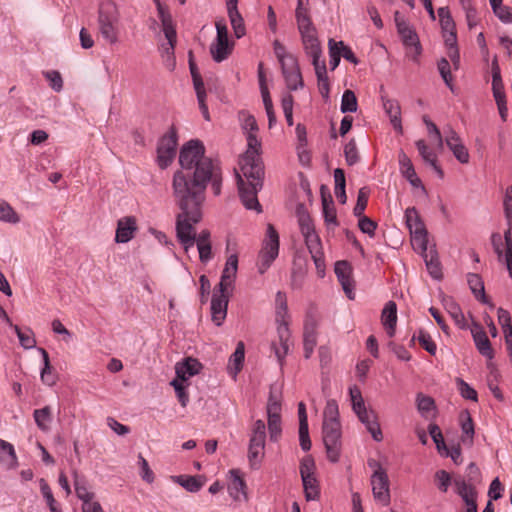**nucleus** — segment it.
<instances>
[{
	"label": "nucleus",
	"instance_id": "412c9836",
	"mask_svg": "<svg viewBox=\"0 0 512 512\" xmlns=\"http://www.w3.org/2000/svg\"><path fill=\"white\" fill-rule=\"evenodd\" d=\"M137 230L136 219L132 216L123 217L117 222L115 241L117 243H127L134 237Z\"/></svg>",
	"mask_w": 512,
	"mask_h": 512
},
{
	"label": "nucleus",
	"instance_id": "b1692460",
	"mask_svg": "<svg viewBox=\"0 0 512 512\" xmlns=\"http://www.w3.org/2000/svg\"><path fill=\"white\" fill-rule=\"evenodd\" d=\"M381 321L387 335L393 337L397 323V306L395 302L389 301L385 304L381 314Z\"/></svg>",
	"mask_w": 512,
	"mask_h": 512
},
{
	"label": "nucleus",
	"instance_id": "603ef678",
	"mask_svg": "<svg viewBox=\"0 0 512 512\" xmlns=\"http://www.w3.org/2000/svg\"><path fill=\"white\" fill-rule=\"evenodd\" d=\"M457 382V387H458V390H459V393L461 394V396L465 399H468V400H472V401H477L478 397H477V392L474 388H472L468 383H466L464 380L458 378L456 380Z\"/></svg>",
	"mask_w": 512,
	"mask_h": 512
},
{
	"label": "nucleus",
	"instance_id": "5fc2aeb1",
	"mask_svg": "<svg viewBox=\"0 0 512 512\" xmlns=\"http://www.w3.org/2000/svg\"><path fill=\"white\" fill-rule=\"evenodd\" d=\"M417 339L421 347L425 349L428 353H430L431 355H434L436 353V344L428 333H426L423 330H420Z\"/></svg>",
	"mask_w": 512,
	"mask_h": 512
},
{
	"label": "nucleus",
	"instance_id": "bf43d9fd",
	"mask_svg": "<svg viewBox=\"0 0 512 512\" xmlns=\"http://www.w3.org/2000/svg\"><path fill=\"white\" fill-rule=\"evenodd\" d=\"M184 382L185 381H181L177 378L171 382V385L175 389L177 398L183 407H185L189 401V396L185 391L186 386L184 385Z\"/></svg>",
	"mask_w": 512,
	"mask_h": 512
},
{
	"label": "nucleus",
	"instance_id": "0e129e2a",
	"mask_svg": "<svg viewBox=\"0 0 512 512\" xmlns=\"http://www.w3.org/2000/svg\"><path fill=\"white\" fill-rule=\"evenodd\" d=\"M282 74L284 77L300 71L298 61L296 57H288L286 60L280 63Z\"/></svg>",
	"mask_w": 512,
	"mask_h": 512
},
{
	"label": "nucleus",
	"instance_id": "6e6552de",
	"mask_svg": "<svg viewBox=\"0 0 512 512\" xmlns=\"http://www.w3.org/2000/svg\"><path fill=\"white\" fill-rule=\"evenodd\" d=\"M266 426L264 421L257 420L253 424L249 441L248 459L253 469H258L264 457Z\"/></svg>",
	"mask_w": 512,
	"mask_h": 512
},
{
	"label": "nucleus",
	"instance_id": "bb28decb",
	"mask_svg": "<svg viewBox=\"0 0 512 512\" xmlns=\"http://www.w3.org/2000/svg\"><path fill=\"white\" fill-rule=\"evenodd\" d=\"M398 160L402 175L411 183L412 186H420L421 180L417 177L411 159L404 152H400Z\"/></svg>",
	"mask_w": 512,
	"mask_h": 512
},
{
	"label": "nucleus",
	"instance_id": "a19ab883",
	"mask_svg": "<svg viewBox=\"0 0 512 512\" xmlns=\"http://www.w3.org/2000/svg\"><path fill=\"white\" fill-rule=\"evenodd\" d=\"M41 353L43 355L44 367L41 371V380L44 384L52 386L55 384L56 378L55 375L52 374V368L50 366L49 355L46 350L41 349Z\"/></svg>",
	"mask_w": 512,
	"mask_h": 512
},
{
	"label": "nucleus",
	"instance_id": "72a5a7b5",
	"mask_svg": "<svg viewBox=\"0 0 512 512\" xmlns=\"http://www.w3.org/2000/svg\"><path fill=\"white\" fill-rule=\"evenodd\" d=\"M405 221L410 233L426 229L415 207H409L406 209Z\"/></svg>",
	"mask_w": 512,
	"mask_h": 512
},
{
	"label": "nucleus",
	"instance_id": "c9c22d12",
	"mask_svg": "<svg viewBox=\"0 0 512 512\" xmlns=\"http://www.w3.org/2000/svg\"><path fill=\"white\" fill-rule=\"evenodd\" d=\"M231 474L233 478L228 485V492L234 500H240L241 494L245 496V482L236 471L232 470Z\"/></svg>",
	"mask_w": 512,
	"mask_h": 512
},
{
	"label": "nucleus",
	"instance_id": "f704fd0d",
	"mask_svg": "<svg viewBox=\"0 0 512 512\" xmlns=\"http://www.w3.org/2000/svg\"><path fill=\"white\" fill-rule=\"evenodd\" d=\"M454 483L457 493L462 497L466 505H468V503H476V492L472 485L462 479H456Z\"/></svg>",
	"mask_w": 512,
	"mask_h": 512
},
{
	"label": "nucleus",
	"instance_id": "f257e3e1",
	"mask_svg": "<svg viewBox=\"0 0 512 512\" xmlns=\"http://www.w3.org/2000/svg\"><path fill=\"white\" fill-rule=\"evenodd\" d=\"M209 181L212 183L214 194L219 195L221 192L222 176L221 169L217 163L204 174L203 182L201 183L203 190L200 195L193 194L195 192L193 189L194 183L187 186L181 173L172 181L173 195L180 209L176 219L177 237L186 252L194 246L192 223H198L201 220V206L205 200V190Z\"/></svg>",
	"mask_w": 512,
	"mask_h": 512
},
{
	"label": "nucleus",
	"instance_id": "680f3d73",
	"mask_svg": "<svg viewBox=\"0 0 512 512\" xmlns=\"http://www.w3.org/2000/svg\"><path fill=\"white\" fill-rule=\"evenodd\" d=\"M344 155L348 165H354L359 161L356 144L353 140L349 141L344 147Z\"/></svg>",
	"mask_w": 512,
	"mask_h": 512
},
{
	"label": "nucleus",
	"instance_id": "4be33fe9",
	"mask_svg": "<svg viewBox=\"0 0 512 512\" xmlns=\"http://www.w3.org/2000/svg\"><path fill=\"white\" fill-rule=\"evenodd\" d=\"M316 326V320L312 316L308 315L304 323L303 333V347L305 358H309L312 355L314 348L317 344Z\"/></svg>",
	"mask_w": 512,
	"mask_h": 512
},
{
	"label": "nucleus",
	"instance_id": "338daca9",
	"mask_svg": "<svg viewBox=\"0 0 512 512\" xmlns=\"http://www.w3.org/2000/svg\"><path fill=\"white\" fill-rule=\"evenodd\" d=\"M437 487L440 491L446 492L451 484V477L445 470L437 471L435 474Z\"/></svg>",
	"mask_w": 512,
	"mask_h": 512
},
{
	"label": "nucleus",
	"instance_id": "c85d7f7f",
	"mask_svg": "<svg viewBox=\"0 0 512 512\" xmlns=\"http://www.w3.org/2000/svg\"><path fill=\"white\" fill-rule=\"evenodd\" d=\"M0 463L6 469H13L17 466V456L12 444L0 439Z\"/></svg>",
	"mask_w": 512,
	"mask_h": 512
},
{
	"label": "nucleus",
	"instance_id": "864d4df0",
	"mask_svg": "<svg viewBox=\"0 0 512 512\" xmlns=\"http://www.w3.org/2000/svg\"><path fill=\"white\" fill-rule=\"evenodd\" d=\"M281 403L280 398L273 391L270 392V396L267 403V415L268 417L280 416Z\"/></svg>",
	"mask_w": 512,
	"mask_h": 512
},
{
	"label": "nucleus",
	"instance_id": "7ed1b4c3",
	"mask_svg": "<svg viewBox=\"0 0 512 512\" xmlns=\"http://www.w3.org/2000/svg\"><path fill=\"white\" fill-rule=\"evenodd\" d=\"M179 163L180 170L174 173L173 181L181 173L187 186L194 183V195H200L203 190L201 183L204 174L211 169L216 162L205 156V147L199 140H190L180 150Z\"/></svg>",
	"mask_w": 512,
	"mask_h": 512
},
{
	"label": "nucleus",
	"instance_id": "0eeeda50",
	"mask_svg": "<svg viewBox=\"0 0 512 512\" xmlns=\"http://www.w3.org/2000/svg\"><path fill=\"white\" fill-rule=\"evenodd\" d=\"M279 235L272 224H268L266 235L258 254L257 267L260 274H264L278 257Z\"/></svg>",
	"mask_w": 512,
	"mask_h": 512
},
{
	"label": "nucleus",
	"instance_id": "473e14b6",
	"mask_svg": "<svg viewBox=\"0 0 512 512\" xmlns=\"http://www.w3.org/2000/svg\"><path fill=\"white\" fill-rule=\"evenodd\" d=\"M33 417L36 425L41 431L46 432L50 429V423L52 422V411L49 406L34 410Z\"/></svg>",
	"mask_w": 512,
	"mask_h": 512
},
{
	"label": "nucleus",
	"instance_id": "f8f14e48",
	"mask_svg": "<svg viewBox=\"0 0 512 512\" xmlns=\"http://www.w3.org/2000/svg\"><path fill=\"white\" fill-rule=\"evenodd\" d=\"M394 20L397 31L408 49L407 55L413 60H416L421 53V47L416 32L409 26L399 11L395 12Z\"/></svg>",
	"mask_w": 512,
	"mask_h": 512
},
{
	"label": "nucleus",
	"instance_id": "49530a36",
	"mask_svg": "<svg viewBox=\"0 0 512 512\" xmlns=\"http://www.w3.org/2000/svg\"><path fill=\"white\" fill-rule=\"evenodd\" d=\"M13 328L18 336L21 346H23L25 349L35 347L36 340L30 330L22 331L17 325L13 326Z\"/></svg>",
	"mask_w": 512,
	"mask_h": 512
},
{
	"label": "nucleus",
	"instance_id": "cd10ccee",
	"mask_svg": "<svg viewBox=\"0 0 512 512\" xmlns=\"http://www.w3.org/2000/svg\"><path fill=\"white\" fill-rule=\"evenodd\" d=\"M227 14L236 38H241L246 33L244 19L238 10V4L228 5Z\"/></svg>",
	"mask_w": 512,
	"mask_h": 512
},
{
	"label": "nucleus",
	"instance_id": "a18cd8bd",
	"mask_svg": "<svg viewBox=\"0 0 512 512\" xmlns=\"http://www.w3.org/2000/svg\"><path fill=\"white\" fill-rule=\"evenodd\" d=\"M368 198L369 190L366 187L361 188L358 192L357 202L353 210L356 217H361L364 215V211L368 204Z\"/></svg>",
	"mask_w": 512,
	"mask_h": 512
},
{
	"label": "nucleus",
	"instance_id": "09e8293b",
	"mask_svg": "<svg viewBox=\"0 0 512 512\" xmlns=\"http://www.w3.org/2000/svg\"><path fill=\"white\" fill-rule=\"evenodd\" d=\"M438 16L440 19L441 27L444 32L454 31L455 24L450 15L449 9L447 7H441L438 9Z\"/></svg>",
	"mask_w": 512,
	"mask_h": 512
},
{
	"label": "nucleus",
	"instance_id": "69168bd1",
	"mask_svg": "<svg viewBox=\"0 0 512 512\" xmlns=\"http://www.w3.org/2000/svg\"><path fill=\"white\" fill-rule=\"evenodd\" d=\"M438 70L446 85L452 89L450 64L446 59L443 58L438 62Z\"/></svg>",
	"mask_w": 512,
	"mask_h": 512
},
{
	"label": "nucleus",
	"instance_id": "9d476101",
	"mask_svg": "<svg viewBox=\"0 0 512 512\" xmlns=\"http://www.w3.org/2000/svg\"><path fill=\"white\" fill-rule=\"evenodd\" d=\"M341 426L339 420L323 421V442L327 457L331 462H337L340 456Z\"/></svg>",
	"mask_w": 512,
	"mask_h": 512
},
{
	"label": "nucleus",
	"instance_id": "7c9ffc66",
	"mask_svg": "<svg viewBox=\"0 0 512 512\" xmlns=\"http://www.w3.org/2000/svg\"><path fill=\"white\" fill-rule=\"evenodd\" d=\"M416 147L422 159L431 167H433L439 176L442 177L443 171L437 164V155L434 153V151L430 149L426 142L422 139L416 142Z\"/></svg>",
	"mask_w": 512,
	"mask_h": 512
},
{
	"label": "nucleus",
	"instance_id": "39448f33",
	"mask_svg": "<svg viewBox=\"0 0 512 512\" xmlns=\"http://www.w3.org/2000/svg\"><path fill=\"white\" fill-rule=\"evenodd\" d=\"M353 411L359 420L366 426L367 430L376 441H381L382 431L377 420V414L373 410H367L360 389L353 386L349 389Z\"/></svg>",
	"mask_w": 512,
	"mask_h": 512
},
{
	"label": "nucleus",
	"instance_id": "58836bf2",
	"mask_svg": "<svg viewBox=\"0 0 512 512\" xmlns=\"http://www.w3.org/2000/svg\"><path fill=\"white\" fill-rule=\"evenodd\" d=\"M173 479L190 492H197L203 486V482L195 476H176Z\"/></svg>",
	"mask_w": 512,
	"mask_h": 512
},
{
	"label": "nucleus",
	"instance_id": "2eb2a0df",
	"mask_svg": "<svg viewBox=\"0 0 512 512\" xmlns=\"http://www.w3.org/2000/svg\"><path fill=\"white\" fill-rule=\"evenodd\" d=\"M445 144L453 152L455 158L461 163L469 162V153L467 148L463 145L458 133L451 127L444 128Z\"/></svg>",
	"mask_w": 512,
	"mask_h": 512
},
{
	"label": "nucleus",
	"instance_id": "79ce46f5",
	"mask_svg": "<svg viewBox=\"0 0 512 512\" xmlns=\"http://www.w3.org/2000/svg\"><path fill=\"white\" fill-rule=\"evenodd\" d=\"M357 107L358 103L355 93L352 90H346L342 95L341 111L343 113L356 112Z\"/></svg>",
	"mask_w": 512,
	"mask_h": 512
},
{
	"label": "nucleus",
	"instance_id": "393cba45",
	"mask_svg": "<svg viewBox=\"0 0 512 512\" xmlns=\"http://www.w3.org/2000/svg\"><path fill=\"white\" fill-rule=\"evenodd\" d=\"M201 368L202 365L197 359L187 358L185 361L176 364V378L187 381L190 377L198 374Z\"/></svg>",
	"mask_w": 512,
	"mask_h": 512
},
{
	"label": "nucleus",
	"instance_id": "774afa93",
	"mask_svg": "<svg viewBox=\"0 0 512 512\" xmlns=\"http://www.w3.org/2000/svg\"><path fill=\"white\" fill-rule=\"evenodd\" d=\"M358 218H359L358 226H359L360 230L363 233H366L371 237L374 236V232L377 227V224L365 215L358 217Z\"/></svg>",
	"mask_w": 512,
	"mask_h": 512
},
{
	"label": "nucleus",
	"instance_id": "dca6fc26",
	"mask_svg": "<svg viewBox=\"0 0 512 512\" xmlns=\"http://www.w3.org/2000/svg\"><path fill=\"white\" fill-rule=\"evenodd\" d=\"M229 302V292H222L215 289L211 300L212 321L220 326L226 318Z\"/></svg>",
	"mask_w": 512,
	"mask_h": 512
},
{
	"label": "nucleus",
	"instance_id": "6ab92c4d",
	"mask_svg": "<svg viewBox=\"0 0 512 512\" xmlns=\"http://www.w3.org/2000/svg\"><path fill=\"white\" fill-rule=\"evenodd\" d=\"M277 337L278 340L272 342L271 348L279 364L282 366L290 347L291 333L289 327L282 325L280 328H277Z\"/></svg>",
	"mask_w": 512,
	"mask_h": 512
},
{
	"label": "nucleus",
	"instance_id": "c756f323",
	"mask_svg": "<svg viewBox=\"0 0 512 512\" xmlns=\"http://www.w3.org/2000/svg\"><path fill=\"white\" fill-rule=\"evenodd\" d=\"M245 358V346L242 341L238 342L234 353L228 363V372L233 378L241 371Z\"/></svg>",
	"mask_w": 512,
	"mask_h": 512
},
{
	"label": "nucleus",
	"instance_id": "1a4fd4ad",
	"mask_svg": "<svg viewBox=\"0 0 512 512\" xmlns=\"http://www.w3.org/2000/svg\"><path fill=\"white\" fill-rule=\"evenodd\" d=\"M368 465L374 469L371 476L373 497L382 506H387L390 502V491L386 471L376 460H369Z\"/></svg>",
	"mask_w": 512,
	"mask_h": 512
},
{
	"label": "nucleus",
	"instance_id": "37998d69",
	"mask_svg": "<svg viewBox=\"0 0 512 512\" xmlns=\"http://www.w3.org/2000/svg\"><path fill=\"white\" fill-rule=\"evenodd\" d=\"M75 493L77 497L82 501V505L97 502L94 500L95 494L89 491L86 485L78 480L75 481Z\"/></svg>",
	"mask_w": 512,
	"mask_h": 512
},
{
	"label": "nucleus",
	"instance_id": "a878e982",
	"mask_svg": "<svg viewBox=\"0 0 512 512\" xmlns=\"http://www.w3.org/2000/svg\"><path fill=\"white\" fill-rule=\"evenodd\" d=\"M471 333L473 335L474 342L476 344L479 352L488 358L493 357V349L491 347V343L486 335V332L479 325H474L471 329Z\"/></svg>",
	"mask_w": 512,
	"mask_h": 512
},
{
	"label": "nucleus",
	"instance_id": "f03ea898",
	"mask_svg": "<svg viewBox=\"0 0 512 512\" xmlns=\"http://www.w3.org/2000/svg\"><path fill=\"white\" fill-rule=\"evenodd\" d=\"M247 150L239 160L240 171L236 173L241 202L249 210L260 213L262 207L257 194L262 189L264 166L259 155L261 142L256 133L248 132Z\"/></svg>",
	"mask_w": 512,
	"mask_h": 512
},
{
	"label": "nucleus",
	"instance_id": "aec40b11",
	"mask_svg": "<svg viewBox=\"0 0 512 512\" xmlns=\"http://www.w3.org/2000/svg\"><path fill=\"white\" fill-rule=\"evenodd\" d=\"M382 106L386 115L390 119V123L393 128L398 132H403L402 121H401V107L396 99H391L386 95L381 96Z\"/></svg>",
	"mask_w": 512,
	"mask_h": 512
},
{
	"label": "nucleus",
	"instance_id": "4c0bfd02",
	"mask_svg": "<svg viewBox=\"0 0 512 512\" xmlns=\"http://www.w3.org/2000/svg\"><path fill=\"white\" fill-rule=\"evenodd\" d=\"M40 490L44 499L46 500L50 512H62L52 494L50 486L44 479L40 480Z\"/></svg>",
	"mask_w": 512,
	"mask_h": 512
},
{
	"label": "nucleus",
	"instance_id": "de8ad7c7",
	"mask_svg": "<svg viewBox=\"0 0 512 512\" xmlns=\"http://www.w3.org/2000/svg\"><path fill=\"white\" fill-rule=\"evenodd\" d=\"M447 35L445 36V43L449 47V56L453 62V64L456 66L459 63V53L456 48V33L454 31L446 32Z\"/></svg>",
	"mask_w": 512,
	"mask_h": 512
},
{
	"label": "nucleus",
	"instance_id": "3c124183",
	"mask_svg": "<svg viewBox=\"0 0 512 512\" xmlns=\"http://www.w3.org/2000/svg\"><path fill=\"white\" fill-rule=\"evenodd\" d=\"M315 462L312 456H305L300 463V475L301 478H308L315 476Z\"/></svg>",
	"mask_w": 512,
	"mask_h": 512
},
{
	"label": "nucleus",
	"instance_id": "4468645a",
	"mask_svg": "<svg viewBox=\"0 0 512 512\" xmlns=\"http://www.w3.org/2000/svg\"><path fill=\"white\" fill-rule=\"evenodd\" d=\"M217 36L216 41L211 44L210 52L216 62L225 60L232 51V45L228 40V29L224 21L215 23Z\"/></svg>",
	"mask_w": 512,
	"mask_h": 512
},
{
	"label": "nucleus",
	"instance_id": "9b49d317",
	"mask_svg": "<svg viewBox=\"0 0 512 512\" xmlns=\"http://www.w3.org/2000/svg\"><path fill=\"white\" fill-rule=\"evenodd\" d=\"M157 9L160 21L162 23V30L167 39V44L162 45V56L166 58L167 62H171L169 66H174V48L176 44V31L173 26L171 15L164 9V7L157 2Z\"/></svg>",
	"mask_w": 512,
	"mask_h": 512
},
{
	"label": "nucleus",
	"instance_id": "20e7f679",
	"mask_svg": "<svg viewBox=\"0 0 512 512\" xmlns=\"http://www.w3.org/2000/svg\"><path fill=\"white\" fill-rule=\"evenodd\" d=\"M503 206L508 225L504 234L505 242L503 243L502 236L499 233L492 234L491 242L499 260L504 258L509 276L512 278V185L505 192Z\"/></svg>",
	"mask_w": 512,
	"mask_h": 512
},
{
	"label": "nucleus",
	"instance_id": "ea45409f",
	"mask_svg": "<svg viewBox=\"0 0 512 512\" xmlns=\"http://www.w3.org/2000/svg\"><path fill=\"white\" fill-rule=\"evenodd\" d=\"M411 234V243L413 248L416 251H419L421 253H425L427 250V243H428V235L427 230H421L417 232H412Z\"/></svg>",
	"mask_w": 512,
	"mask_h": 512
},
{
	"label": "nucleus",
	"instance_id": "052dcab7",
	"mask_svg": "<svg viewBox=\"0 0 512 512\" xmlns=\"http://www.w3.org/2000/svg\"><path fill=\"white\" fill-rule=\"evenodd\" d=\"M493 96L495 98L501 119L503 121H506L507 116H508V108H507L505 92L504 91L493 92Z\"/></svg>",
	"mask_w": 512,
	"mask_h": 512
},
{
	"label": "nucleus",
	"instance_id": "e2e57ef3",
	"mask_svg": "<svg viewBox=\"0 0 512 512\" xmlns=\"http://www.w3.org/2000/svg\"><path fill=\"white\" fill-rule=\"evenodd\" d=\"M270 439L276 441L281 434V416L268 417Z\"/></svg>",
	"mask_w": 512,
	"mask_h": 512
},
{
	"label": "nucleus",
	"instance_id": "2f4dec72",
	"mask_svg": "<svg viewBox=\"0 0 512 512\" xmlns=\"http://www.w3.org/2000/svg\"><path fill=\"white\" fill-rule=\"evenodd\" d=\"M498 321L503 329L507 350L512 358V325L509 312L502 308L498 309Z\"/></svg>",
	"mask_w": 512,
	"mask_h": 512
},
{
	"label": "nucleus",
	"instance_id": "6e6d98bb",
	"mask_svg": "<svg viewBox=\"0 0 512 512\" xmlns=\"http://www.w3.org/2000/svg\"><path fill=\"white\" fill-rule=\"evenodd\" d=\"M425 263L429 274L434 279H440L442 277L440 262L438 261L437 258H435L434 256L428 258V255L425 254Z\"/></svg>",
	"mask_w": 512,
	"mask_h": 512
},
{
	"label": "nucleus",
	"instance_id": "5701e85b",
	"mask_svg": "<svg viewBox=\"0 0 512 512\" xmlns=\"http://www.w3.org/2000/svg\"><path fill=\"white\" fill-rule=\"evenodd\" d=\"M352 268L347 261H338L335 264V274L341 283L348 298L353 299Z\"/></svg>",
	"mask_w": 512,
	"mask_h": 512
},
{
	"label": "nucleus",
	"instance_id": "8fccbe9b",
	"mask_svg": "<svg viewBox=\"0 0 512 512\" xmlns=\"http://www.w3.org/2000/svg\"><path fill=\"white\" fill-rule=\"evenodd\" d=\"M491 70H492V91L493 92L504 91V84L502 81L500 67L498 65L497 59H494L492 61Z\"/></svg>",
	"mask_w": 512,
	"mask_h": 512
},
{
	"label": "nucleus",
	"instance_id": "a211bd4d",
	"mask_svg": "<svg viewBox=\"0 0 512 512\" xmlns=\"http://www.w3.org/2000/svg\"><path fill=\"white\" fill-rule=\"evenodd\" d=\"M298 30L301 34L302 44L306 54L310 57L321 55L322 49L313 24L303 28H298Z\"/></svg>",
	"mask_w": 512,
	"mask_h": 512
},
{
	"label": "nucleus",
	"instance_id": "c03bdc74",
	"mask_svg": "<svg viewBox=\"0 0 512 512\" xmlns=\"http://www.w3.org/2000/svg\"><path fill=\"white\" fill-rule=\"evenodd\" d=\"M0 221L8 223H18L20 218L16 211L7 202L0 203Z\"/></svg>",
	"mask_w": 512,
	"mask_h": 512
},
{
	"label": "nucleus",
	"instance_id": "4d7b16f0",
	"mask_svg": "<svg viewBox=\"0 0 512 512\" xmlns=\"http://www.w3.org/2000/svg\"><path fill=\"white\" fill-rule=\"evenodd\" d=\"M44 77L49 81L50 87L59 92L63 88V80L61 74L58 71L50 70L43 73Z\"/></svg>",
	"mask_w": 512,
	"mask_h": 512
},
{
	"label": "nucleus",
	"instance_id": "ddd939ff",
	"mask_svg": "<svg viewBox=\"0 0 512 512\" xmlns=\"http://www.w3.org/2000/svg\"><path fill=\"white\" fill-rule=\"evenodd\" d=\"M177 147L176 132L171 129L163 135L157 146V163L160 168H167L174 160Z\"/></svg>",
	"mask_w": 512,
	"mask_h": 512
},
{
	"label": "nucleus",
	"instance_id": "e433bc0d",
	"mask_svg": "<svg viewBox=\"0 0 512 512\" xmlns=\"http://www.w3.org/2000/svg\"><path fill=\"white\" fill-rule=\"evenodd\" d=\"M303 488L306 499L316 500L319 497V484L315 476L302 478Z\"/></svg>",
	"mask_w": 512,
	"mask_h": 512
},
{
	"label": "nucleus",
	"instance_id": "13d9d810",
	"mask_svg": "<svg viewBox=\"0 0 512 512\" xmlns=\"http://www.w3.org/2000/svg\"><path fill=\"white\" fill-rule=\"evenodd\" d=\"M329 55H330V67L331 70H334L338 67L341 58V51L337 44V41L334 39L329 40Z\"/></svg>",
	"mask_w": 512,
	"mask_h": 512
},
{
	"label": "nucleus",
	"instance_id": "423d86ee",
	"mask_svg": "<svg viewBox=\"0 0 512 512\" xmlns=\"http://www.w3.org/2000/svg\"><path fill=\"white\" fill-rule=\"evenodd\" d=\"M98 29L108 44L113 45L119 41V15L113 3H104L100 6Z\"/></svg>",
	"mask_w": 512,
	"mask_h": 512
},
{
	"label": "nucleus",
	"instance_id": "f3484780",
	"mask_svg": "<svg viewBox=\"0 0 512 512\" xmlns=\"http://www.w3.org/2000/svg\"><path fill=\"white\" fill-rule=\"evenodd\" d=\"M238 270V257L232 254L227 258L225 267L222 271L221 279L218 284V289L222 292H229L233 288Z\"/></svg>",
	"mask_w": 512,
	"mask_h": 512
}]
</instances>
